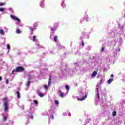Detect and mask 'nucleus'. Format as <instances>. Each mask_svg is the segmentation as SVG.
Returning a JSON list of instances; mask_svg holds the SVG:
<instances>
[{
	"label": "nucleus",
	"mask_w": 125,
	"mask_h": 125,
	"mask_svg": "<svg viewBox=\"0 0 125 125\" xmlns=\"http://www.w3.org/2000/svg\"><path fill=\"white\" fill-rule=\"evenodd\" d=\"M80 97H82V98L78 99V100H79L80 101H83V100H84L87 97L86 94H85L84 96V93H83V91H80Z\"/></svg>",
	"instance_id": "1"
},
{
	"label": "nucleus",
	"mask_w": 125,
	"mask_h": 125,
	"mask_svg": "<svg viewBox=\"0 0 125 125\" xmlns=\"http://www.w3.org/2000/svg\"><path fill=\"white\" fill-rule=\"evenodd\" d=\"M25 70V68L21 66H17L16 68L15 72L16 73H19L20 72H23Z\"/></svg>",
	"instance_id": "2"
},
{
	"label": "nucleus",
	"mask_w": 125,
	"mask_h": 125,
	"mask_svg": "<svg viewBox=\"0 0 125 125\" xmlns=\"http://www.w3.org/2000/svg\"><path fill=\"white\" fill-rule=\"evenodd\" d=\"M3 108L4 112H8L9 105L6 102L3 104Z\"/></svg>",
	"instance_id": "3"
},
{
	"label": "nucleus",
	"mask_w": 125,
	"mask_h": 125,
	"mask_svg": "<svg viewBox=\"0 0 125 125\" xmlns=\"http://www.w3.org/2000/svg\"><path fill=\"white\" fill-rule=\"evenodd\" d=\"M11 18L13 19V20H15V21H17L18 23H20V20L17 18V17L13 15H10Z\"/></svg>",
	"instance_id": "4"
},
{
	"label": "nucleus",
	"mask_w": 125,
	"mask_h": 125,
	"mask_svg": "<svg viewBox=\"0 0 125 125\" xmlns=\"http://www.w3.org/2000/svg\"><path fill=\"white\" fill-rule=\"evenodd\" d=\"M16 93L18 99H20V98L21 97V96L20 95V92H19V91H17Z\"/></svg>",
	"instance_id": "5"
},
{
	"label": "nucleus",
	"mask_w": 125,
	"mask_h": 125,
	"mask_svg": "<svg viewBox=\"0 0 125 125\" xmlns=\"http://www.w3.org/2000/svg\"><path fill=\"white\" fill-rule=\"evenodd\" d=\"M97 75V71H94L92 74V78H94Z\"/></svg>",
	"instance_id": "6"
},
{
	"label": "nucleus",
	"mask_w": 125,
	"mask_h": 125,
	"mask_svg": "<svg viewBox=\"0 0 125 125\" xmlns=\"http://www.w3.org/2000/svg\"><path fill=\"white\" fill-rule=\"evenodd\" d=\"M113 80H114V79H113V78L109 79L107 81V83H108V84H110V83H112Z\"/></svg>",
	"instance_id": "7"
},
{
	"label": "nucleus",
	"mask_w": 125,
	"mask_h": 125,
	"mask_svg": "<svg viewBox=\"0 0 125 125\" xmlns=\"http://www.w3.org/2000/svg\"><path fill=\"white\" fill-rule=\"evenodd\" d=\"M2 100H3L4 103H5V102L6 103H7V102H8V101H7L8 100L7 98H3Z\"/></svg>",
	"instance_id": "8"
},
{
	"label": "nucleus",
	"mask_w": 125,
	"mask_h": 125,
	"mask_svg": "<svg viewBox=\"0 0 125 125\" xmlns=\"http://www.w3.org/2000/svg\"><path fill=\"white\" fill-rule=\"evenodd\" d=\"M43 3H44V0H42L41 1V3H40V6L41 7H43Z\"/></svg>",
	"instance_id": "9"
},
{
	"label": "nucleus",
	"mask_w": 125,
	"mask_h": 125,
	"mask_svg": "<svg viewBox=\"0 0 125 125\" xmlns=\"http://www.w3.org/2000/svg\"><path fill=\"white\" fill-rule=\"evenodd\" d=\"M33 102L36 106H38V105H39V102H38V101L34 100L33 101Z\"/></svg>",
	"instance_id": "10"
},
{
	"label": "nucleus",
	"mask_w": 125,
	"mask_h": 125,
	"mask_svg": "<svg viewBox=\"0 0 125 125\" xmlns=\"http://www.w3.org/2000/svg\"><path fill=\"white\" fill-rule=\"evenodd\" d=\"M38 94L39 95V96H40V97H42L43 96V94H42V93L41 92L38 91Z\"/></svg>",
	"instance_id": "11"
},
{
	"label": "nucleus",
	"mask_w": 125,
	"mask_h": 125,
	"mask_svg": "<svg viewBox=\"0 0 125 125\" xmlns=\"http://www.w3.org/2000/svg\"><path fill=\"white\" fill-rule=\"evenodd\" d=\"M51 83V76H50V78L49 79V82H48V85H50Z\"/></svg>",
	"instance_id": "12"
},
{
	"label": "nucleus",
	"mask_w": 125,
	"mask_h": 125,
	"mask_svg": "<svg viewBox=\"0 0 125 125\" xmlns=\"http://www.w3.org/2000/svg\"><path fill=\"white\" fill-rule=\"evenodd\" d=\"M60 93L61 97H64V96H65V95H64L61 91H60Z\"/></svg>",
	"instance_id": "13"
},
{
	"label": "nucleus",
	"mask_w": 125,
	"mask_h": 125,
	"mask_svg": "<svg viewBox=\"0 0 125 125\" xmlns=\"http://www.w3.org/2000/svg\"><path fill=\"white\" fill-rule=\"evenodd\" d=\"M33 42H38V40H37L36 38V36H33Z\"/></svg>",
	"instance_id": "14"
},
{
	"label": "nucleus",
	"mask_w": 125,
	"mask_h": 125,
	"mask_svg": "<svg viewBox=\"0 0 125 125\" xmlns=\"http://www.w3.org/2000/svg\"><path fill=\"white\" fill-rule=\"evenodd\" d=\"M16 33L17 34H20V33H21V31L20 30L18 29H17Z\"/></svg>",
	"instance_id": "15"
},
{
	"label": "nucleus",
	"mask_w": 125,
	"mask_h": 125,
	"mask_svg": "<svg viewBox=\"0 0 125 125\" xmlns=\"http://www.w3.org/2000/svg\"><path fill=\"white\" fill-rule=\"evenodd\" d=\"M3 119L4 122H6V120H7V116H3Z\"/></svg>",
	"instance_id": "16"
},
{
	"label": "nucleus",
	"mask_w": 125,
	"mask_h": 125,
	"mask_svg": "<svg viewBox=\"0 0 125 125\" xmlns=\"http://www.w3.org/2000/svg\"><path fill=\"white\" fill-rule=\"evenodd\" d=\"M97 92L98 98L99 99V91L98 90V88H97Z\"/></svg>",
	"instance_id": "17"
},
{
	"label": "nucleus",
	"mask_w": 125,
	"mask_h": 125,
	"mask_svg": "<svg viewBox=\"0 0 125 125\" xmlns=\"http://www.w3.org/2000/svg\"><path fill=\"white\" fill-rule=\"evenodd\" d=\"M117 115V112L116 111H114L112 113L113 117H115Z\"/></svg>",
	"instance_id": "18"
},
{
	"label": "nucleus",
	"mask_w": 125,
	"mask_h": 125,
	"mask_svg": "<svg viewBox=\"0 0 125 125\" xmlns=\"http://www.w3.org/2000/svg\"><path fill=\"white\" fill-rule=\"evenodd\" d=\"M65 88H66V89H67V90H69V89H70V87H69V85H65Z\"/></svg>",
	"instance_id": "19"
},
{
	"label": "nucleus",
	"mask_w": 125,
	"mask_h": 125,
	"mask_svg": "<svg viewBox=\"0 0 125 125\" xmlns=\"http://www.w3.org/2000/svg\"><path fill=\"white\" fill-rule=\"evenodd\" d=\"M31 83V82L30 81H28L26 83V85L28 86L30 85V84Z\"/></svg>",
	"instance_id": "20"
},
{
	"label": "nucleus",
	"mask_w": 125,
	"mask_h": 125,
	"mask_svg": "<svg viewBox=\"0 0 125 125\" xmlns=\"http://www.w3.org/2000/svg\"><path fill=\"white\" fill-rule=\"evenodd\" d=\"M55 103L56 105H58V104H59V102H58V101H55Z\"/></svg>",
	"instance_id": "21"
},
{
	"label": "nucleus",
	"mask_w": 125,
	"mask_h": 125,
	"mask_svg": "<svg viewBox=\"0 0 125 125\" xmlns=\"http://www.w3.org/2000/svg\"><path fill=\"white\" fill-rule=\"evenodd\" d=\"M4 32L3 31V30H0V34H1L2 35V34H4Z\"/></svg>",
	"instance_id": "22"
},
{
	"label": "nucleus",
	"mask_w": 125,
	"mask_h": 125,
	"mask_svg": "<svg viewBox=\"0 0 125 125\" xmlns=\"http://www.w3.org/2000/svg\"><path fill=\"white\" fill-rule=\"evenodd\" d=\"M54 41L56 42H57V36L54 37Z\"/></svg>",
	"instance_id": "23"
},
{
	"label": "nucleus",
	"mask_w": 125,
	"mask_h": 125,
	"mask_svg": "<svg viewBox=\"0 0 125 125\" xmlns=\"http://www.w3.org/2000/svg\"><path fill=\"white\" fill-rule=\"evenodd\" d=\"M7 49H10V46H9V44H7Z\"/></svg>",
	"instance_id": "24"
},
{
	"label": "nucleus",
	"mask_w": 125,
	"mask_h": 125,
	"mask_svg": "<svg viewBox=\"0 0 125 125\" xmlns=\"http://www.w3.org/2000/svg\"><path fill=\"white\" fill-rule=\"evenodd\" d=\"M44 88H45V89L47 90V88H48L47 85L44 84Z\"/></svg>",
	"instance_id": "25"
},
{
	"label": "nucleus",
	"mask_w": 125,
	"mask_h": 125,
	"mask_svg": "<svg viewBox=\"0 0 125 125\" xmlns=\"http://www.w3.org/2000/svg\"><path fill=\"white\" fill-rule=\"evenodd\" d=\"M0 11H1L2 12L4 11V9H3V8H0Z\"/></svg>",
	"instance_id": "26"
},
{
	"label": "nucleus",
	"mask_w": 125,
	"mask_h": 125,
	"mask_svg": "<svg viewBox=\"0 0 125 125\" xmlns=\"http://www.w3.org/2000/svg\"><path fill=\"white\" fill-rule=\"evenodd\" d=\"M104 50H105V48H104V47L102 48V52H104Z\"/></svg>",
	"instance_id": "27"
},
{
	"label": "nucleus",
	"mask_w": 125,
	"mask_h": 125,
	"mask_svg": "<svg viewBox=\"0 0 125 125\" xmlns=\"http://www.w3.org/2000/svg\"><path fill=\"white\" fill-rule=\"evenodd\" d=\"M2 5H4V3H0V6H2Z\"/></svg>",
	"instance_id": "28"
},
{
	"label": "nucleus",
	"mask_w": 125,
	"mask_h": 125,
	"mask_svg": "<svg viewBox=\"0 0 125 125\" xmlns=\"http://www.w3.org/2000/svg\"><path fill=\"white\" fill-rule=\"evenodd\" d=\"M17 89V91H20V87H18Z\"/></svg>",
	"instance_id": "29"
},
{
	"label": "nucleus",
	"mask_w": 125,
	"mask_h": 125,
	"mask_svg": "<svg viewBox=\"0 0 125 125\" xmlns=\"http://www.w3.org/2000/svg\"><path fill=\"white\" fill-rule=\"evenodd\" d=\"M14 72H15V70H13L12 71V74L13 75V74H14Z\"/></svg>",
	"instance_id": "30"
},
{
	"label": "nucleus",
	"mask_w": 125,
	"mask_h": 125,
	"mask_svg": "<svg viewBox=\"0 0 125 125\" xmlns=\"http://www.w3.org/2000/svg\"><path fill=\"white\" fill-rule=\"evenodd\" d=\"M6 83L7 84H8V80L6 79Z\"/></svg>",
	"instance_id": "31"
},
{
	"label": "nucleus",
	"mask_w": 125,
	"mask_h": 125,
	"mask_svg": "<svg viewBox=\"0 0 125 125\" xmlns=\"http://www.w3.org/2000/svg\"><path fill=\"white\" fill-rule=\"evenodd\" d=\"M110 78H114V75L111 74L110 76Z\"/></svg>",
	"instance_id": "32"
},
{
	"label": "nucleus",
	"mask_w": 125,
	"mask_h": 125,
	"mask_svg": "<svg viewBox=\"0 0 125 125\" xmlns=\"http://www.w3.org/2000/svg\"><path fill=\"white\" fill-rule=\"evenodd\" d=\"M1 81H2V78L1 77H0V82Z\"/></svg>",
	"instance_id": "33"
},
{
	"label": "nucleus",
	"mask_w": 125,
	"mask_h": 125,
	"mask_svg": "<svg viewBox=\"0 0 125 125\" xmlns=\"http://www.w3.org/2000/svg\"><path fill=\"white\" fill-rule=\"evenodd\" d=\"M82 45H83V46H84V43H83V42H82Z\"/></svg>",
	"instance_id": "34"
},
{
	"label": "nucleus",
	"mask_w": 125,
	"mask_h": 125,
	"mask_svg": "<svg viewBox=\"0 0 125 125\" xmlns=\"http://www.w3.org/2000/svg\"><path fill=\"white\" fill-rule=\"evenodd\" d=\"M34 26H35V27H37V23L34 24Z\"/></svg>",
	"instance_id": "35"
},
{
	"label": "nucleus",
	"mask_w": 125,
	"mask_h": 125,
	"mask_svg": "<svg viewBox=\"0 0 125 125\" xmlns=\"http://www.w3.org/2000/svg\"><path fill=\"white\" fill-rule=\"evenodd\" d=\"M52 119H53H53H54L53 115H52Z\"/></svg>",
	"instance_id": "36"
},
{
	"label": "nucleus",
	"mask_w": 125,
	"mask_h": 125,
	"mask_svg": "<svg viewBox=\"0 0 125 125\" xmlns=\"http://www.w3.org/2000/svg\"><path fill=\"white\" fill-rule=\"evenodd\" d=\"M102 81H103V80H102V79H101V83H102Z\"/></svg>",
	"instance_id": "37"
},
{
	"label": "nucleus",
	"mask_w": 125,
	"mask_h": 125,
	"mask_svg": "<svg viewBox=\"0 0 125 125\" xmlns=\"http://www.w3.org/2000/svg\"><path fill=\"white\" fill-rule=\"evenodd\" d=\"M68 116H71V114L70 113H69V114H68Z\"/></svg>",
	"instance_id": "38"
},
{
	"label": "nucleus",
	"mask_w": 125,
	"mask_h": 125,
	"mask_svg": "<svg viewBox=\"0 0 125 125\" xmlns=\"http://www.w3.org/2000/svg\"><path fill=\"white\" fill-rule=\"evenodd\" d=\"M52 31H54V29H53V28H52Z\"/></svg>",
	"instance_id": "39"
}]
</instances>
